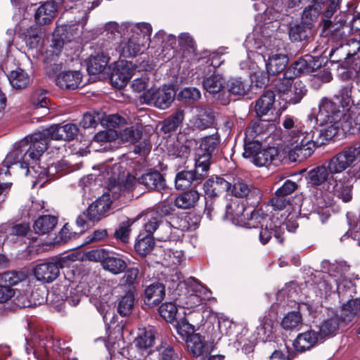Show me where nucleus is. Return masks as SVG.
Returning a JSON list of instances; mask_svg holds the SVG:
<instances>
[{
	"label": "nucleus",
	"mask_w": 360,
	"mask_h": 360,
	"mask_svg": "<svg viewBox=\"0 0 360 360\" xmlns=\"http://www.w3.org/2000/svg\"><path fill=\"white\" fill-rule=\"evenodd\" d=\"M174 93L171 88L158 89L154 105L160 109L168 108L174 100Z\"/></svg>",
	"instance_id": "nucleus-49"
},
{
	"label": "nucleus",
	"mask_w": 360,
	"mask_h": 360,
	"mask_svg": "<svg viewBox=\"0 0 360 360\" xmlns=\"http://www.w3.org/2000/svg\"><path fill=\"white\" fill-rule=\"evenodd\" d=\"M220 141L219 135L216 133L204 137L200 144V152L212 154L214 152Z\"/></svg>",
	"instance_id": "nucleus-53"
},
{
	"label": "nucleus",
	"mask_w": 360,
	"mask_h": 360,
	"mask_svg": "<svg viewBox=\"0 0 360 360\" xmlns=\"http://www.w3.org/2000/svg\"><path fill=\"white\" fill-rule=\"evenodd\" d=\"M181 286L184 290L178 293L177 300L184 308L195 309L211 299V291L193 277L186 279Z\"/></svg>",
	"instance_id": "nucleus-8"
},
{
	"label": "nucleus",
	"mask_w": 360,
	"mask_h": 360,
	"mask_svg": "<svg viewBox=\"0 0 360 360\" xmlns=\"http://www.w3.org/2000/svg\"><path fill=\"white\" fill-rule=\"evenodd\" d=\"M302 325V318L299 311L288 313L281 321V326L286 330H299Z\"/></svg>",
	"instance_id": "nucleus-48"
},
{
	"label": "nucleus",
	"mask_w": 360,
	"mask_h": 360,
	"mask_svg": "<svg viewBox=\"0 0 360 360\" xmlns=\"http://www.w3.org/2000/svg\"><path fill=\"white\" fill-rule=\"evenodd\" d=\"M139 29V22H125L119 25L116 22L111 21L107 22L105 25L107 34H110L112 36L116 34L129 35V32H137Z\"/></svg>",
	"instance_id": "nucleus-31"
},
{
	"label": "nucleus",
	"mask_w": 360,
	"mask_h": 360,
	"mask_svg": "<svg viewBox=\"0 0 360 360\" xmlns=\"http://www.w3.org/2000/svg\"><path fill=\"white\" fill-rule=\"evenodd\" d=\"M321 10V6H318L314 4L308 6L303 11L302 22L311 27L312 23L318 19Z\"/></svg>",
	"instance_id": "nucleus-59"
},
{
	"label": "nucleus",
	"mask_w": 360,
	"mask_h": 360,
	"mask_svg": "<svg viewBox=\"0 0 360 360\" xmlns=\"http://www.w3.org/2000/svg\"><path fill=\"white\" fill-rule=\"evenodd\" d=\"M311 34V27L302 23L292 26L289 31V37L292 41H301Z\"/></svg>",
	"instance_id": "nucleus-50"
},
{
	"label": "nucleus",
	"mask_w": 360,
	"mask_h": 360,
	"mask_svg": "<svg viewBox=\"0 0 360 360\" xmlns=\"http://www.w3.org/2000/svg\"><path fill=\"white\" fill-rule=\"evenodd\" d=\"M41 28L38 25H33L24 32V41L30 49H36L41 39Z\"/></svg>",
	"instance_id": "nucleus-47"
},
{
	"label": "nucleus",
	"mask_w": 360,
	"mask_h": 360,
	"mask_svg": "<svg viewBox=\"0 0 360 360\" xmlns=\"http://www.w3.org/2000/svg\"><path fill=\"white\" fill-rule=\"evenodd\" d=\"M105 346L110 355V360H119L120 356L124 354L125 342L122 336H119L116 340L110 336Z\"/></svg>",
	"instance_id": "nucleus-42"
},
{
	"label": "nucleus",
	"mask_w": 360,
	"mask_h": 360,
	"mask_svg": "<svg viewBox=\"0 0 360 360\" xmlns=\"http://www.w3.org/2000/svg\"><path fill=\"white\" fill-rule=\"evenodd\" d=\"M80 274L75 266L64 272L63 280L56 284L55 291L60 300H66L71 306H77L83 295L79 286Z\"/></svg>",
	"instance_id": "nucleus-9"
},
{
	"label": "nucleus",
	"mask_w": 360,
	"mask_h": 360,
	"mask_svg": "<svg viewBox=\"0 0 360 360\" xmlns=\"http://www.w3.org/2000/svg\"><path fill=\"white\" fill-rule=\"evenodd\" d=\"M82 81V74L77 70L60 72L56 78V85L61 89L75 90Z\"/></svg>",
	"instance_id": "nucleus-22"
},
{
	"label": "nucleus",
	"mask_w": 360,
	"mask_h": 360,
	"mask_svg": "<svg viewBox=\"0 0 360 360\" xmlns=\"http://www.w3.org/2000/svg\"><path fill=\"white\" fill-rule=\"evenodd\" d=\"M260 228L259 240L263 245L266 244L269 241L271 238L273 232L274 233V237L277 240L282 243L284 240L283 234L285 229H288L289 231H293L295 229L292 227L290 228L289 224L285 221H279L278 217V220H276V219H275V224H271V229L270 228L269 224L267 226H264Z\"/></svg>",
	"instance_id": "nucleus-19"
},
{
	"label": "nucleus",
	"mask_w": 360,
	"mask_h": 360,
	"mask_svg": "<svg viewBox=\"0 0 360 360\" xmlns=\"http://www.w3.org/2000/svg\"><path fill=\"white\" fill-rule=\"evenodd\" d=\"M101 119L102 111L86 112L80 121V125L84 129L95 127L98 122L101 124Z\"/></svg>",
	"instance_id": "nucleus-63"
},
{
	"label": "nucleus",
	"mask_w": 360,
	"mask_h": 360,
	"mask_svg": "<svg viewBox=\"0 0 360 360\" xmlns=\"http://www.w3.org/2000/svg\"><path fill=\"white\" fill-rule=\"evenodd\" d=\"M320 335L314 330H308L300 333L293 341V347L298 352H304L315 347L319 342H322Z\"/></svg>",
	"instance_id": "nucleus-21"
},
{
	"label": "nucleus",
	"mask_w": 360,
	"mask_h": 360,
	"mask_svg": "<svg viewBox=\"0 0 360 360\" xmlns=\"http://www.w3.org/2000/svg\"><path fill=\"white\" fill-rule=\"evenodd\" d=\"M211 156L212 155H209V153L200 152V150H198L193 172L195 173L200 179H202L209 170Z\"/></svg>",
	"instance_id": "nucleus-52"
},
{
	"label": "nucleus",
	"mask_w": 360,
	"mask_h": 360,
	"mask_svg": "<svg viewBox=\"0 0 360 360\" xmlns=\"http://www.w3.org/2000/svg\"><path fill=\"white\" fill-rule=\"evenodd\" d=\"M335 100L340 103L342 108H347L353 103L352 99V90L348 86H344L334 96Z\"/></svg>",
	"instance_id": "nucleus-64"
},
{
	"label": "nucleus",
	"mask_w": 360,
	"mask_h": 360,
	"mask_svg": "<svg viewBox=\"0 0 360 360\" xmlns=\"http://www.w3.org/2000/svg\"><path fill=\"white\" fill-rule=\"evenodd\" d=\"M275 102V94L272 91H265L255 102V110L257 115L262 117L268 114Z\"/></svg>",
	"instance_id": "nucleus-33"
},
{
	"label": "nucleus",
	"mask_w": 360,
	"mask_h": 360,
	"mask_svg": "<svg viewBox=\"0 0 360 360\" xmlns=\"http://www.w3.org/2000/svg\"><path fill=\"white\" fill-rule=\"evenodd\" d=\"M340 319L335 316L323 321L318 332L323 340L326 338L333 336L337 333L340 327Z\"/></svg>",
	"instance_id": "nucleus-43"
},
{
	"label": "nucleus",
	"mask_w": 360,
	"mask_h": 360,
	"mask_svg": "<svg viewBox=\"0 0 360 360\" xmlns=\"http://www.w3.org/2000/svg\"><path fill=\"white\" fill-rule=\"evenodd\" d=\"M311 62L312 57L311 56H306L304 58H299L285 70V75L297 77L304 72H309L314 69Z\"/></svg>",
	"instance_id": "nucleus-30"
},
{
	"label": "nucleus",
	"mask_w": 360,
	"mask_h": 360,
	"mask_svg": "<svg viewBox=\"0 0 360 360\" xmlns=\"http://www.w3.org/2000/svg\"><path fill=\"white\" fill-rule=\"evenodd\" d=\"M199 216L195 214H188L184 216L174 217L169 222H165L162 226L165 235L158 233V238L160 240H170L172 238H180L182 232L195 230L200 224Z\"/></svg>",
	"instance_id": "nucleus-13"
},
{
	"label": "nucleus",
	"mask_w": 360,
	"mask_h": 360,
	"mask_svg": "<svg viewBox=\"0 0 360 360\" xmlns=\"http://www.w3.org/2000/svg\"><path fill=\"white\" fill-rule=\"evenodd\" d=\"M11 85L16 89L25 88L30 82V75L22 69L16 68L8 75Z\"/></svg>",
	"instance_id": "nucleus-37"
},
{
	"label": "nucleus",
	"mask_w": 360,
	"mask_h": 360,
	"mask_svg": "<svg viewBox=\"0 0 360 360\" xmlns=\"http://www.w3.org/2000/svg\"><path fill=\"white\" fill-rule=\"evenodd\" d=\"M252 161L258 167H269L271 165H277L280 161L278 150L274 147L261 149Z\"/></svg>",
	"instance_id": "nucleus-27"
},
{
	"label": "nucleus",
	"mask_w": 360,
	"mask_h": 360,
	"mask_svg": "<svg viewBox=\"0 0 360 360\" xmlns=\"http://www.w3.org/2000/svg\"><path fill=\"white\" fill-rule=\"evenodd\" d=\"M307 91V89L303 82L300 80H296L283 98L290 103L297 104L306 95Z\"/></svg>",
	"instance_id": "nucleus-41"
},
{
	"label": "nucleus",
	"mask_w": 360,
	"mask_h": 360,
	"mask_svg": "<svg viewBox=\"0 0 360 360\" xmlns=\"http://www.w3.org/2000/svg\"><path fill=\"white\" fill-rule=\"evenodd\" d=\"M78 255L70 254L37 264L33 270L34 276L38 281L51 283L60 275V269L70 268L72 262L77 259Z\"/></svg>",
	"instance_id": "nucleus-11"
},
{
	"label": "nucleus",
	"mask_w": 360,
	"mask_h": 360,
	"mask_svg": "<svg viewBox=\"0 0 360 360\" xmlns=\"http://www.w3.org/2000/svg\"><path fill=\"white\" fill-rule=\"evenodd\" d=\"M122 167L120 165H114L111 168L112 175L108 179L109 193H104L102 196L92 202L84 212V215L89 221H99L107 216L110 209L111 199L118 198L127 191L132 190L136 184V179L134 176L124 172H121Z\"/></svg>",
	"instance_id": "nucleus-4"
},
{
	"label": "nucleus",
	"mask_w": 360,
	"mask_h": 360,
	"mask_svg": "<svg viewBox=\"0 0 360 360\" xmlns=\"http://www.w3.org/2000/svg\"><path fill=\"white\" fill-rule=\"evenodd\" d=\"M264 51L258 53L262 56L265 62L266 70L269 75H274L283 72L288 63V58L286 55L279 53L273 50H269L266 47Z\"/></svg>",
	"instance_id": "nucleus-17"
},
{
	"label": "nucleus",
	"mask_w": 360,
	"mask_h": 360,
	"mask_svg": "<svg viewBox=\"0 0 360 360\" xmlns=\"http://www.w3.org/2000/svg\"><path fill=\"white\" fill-rule=\"evenodd\" d=\"M155 338L154 328H139L134 340V347L128 351L129 357L133 360H148L149 356L154 351Z\"/></svg>",
	"instance_id": "nucleus-12"
},
{
	"label": "nucleus",
	"mask_w": 360,
	"mask_h": 360,
	"mask_svg": "<svg viewBox=\"0 0 360 360\" xmlns=\"http://www.w3.org/2000/svg\"><path fill=\"white\" fill-rule=\"evenodd\" d=\"M214 119L215 117L212 110L200 108H198V113L191 120V123L194 128L204 130L214 124Z\"/></svg>",
	"instance_id": "nucleus-28"
},
{
	"label": "nucleus",
	"mask_w": 360,
	"mask_h": 360,
	"mask_svg": "<svg viewBox=\"0 0 360 360\" xmlns=\"http://www.w3.org/2000/svg\"><path fill=\"white\" fill-rule=\"evenodd\" d=\"M139 182L150 189L162 190L165 188V181L158 171L149 172L139 178Z\"/></svg>",
	"instance_id": "nucleus-34"
},
{
	"label": "nucleus",
	"mask_w": 360,
	"mask_h": 360,
	"mask_svg": "<svg viewBox=\"0 0 360 360\" xmlns=\"http://www.w3.org/2000/svg\"><path fill=\"white\" fill-rule=\"evenodd\" d=\"M102 266L105 270L116 275L122 273L127 265L122 258L108 253L106 258L103 261Z\"/></svg>",
	"instance_id": "nucleus-36"
},
{
	"label": "nucleus",
	"mask_w": 360,
	"mask_h": 360,
	"mask_svg": "<svg viewBox=\"0 0 360 360\" xmlns=\"http://www.w3.org/2000/svg\"><path fill=\"white\" fill-rule=\"evenodd\" d=\"M58 223V219L51 215L39 217L34 222L33 228L36 233L45 234L52 231Z\"/></svg>",
	"instance_id": "nucleus-38"
},
{
	"label": "nucleus",
	"mask_w": 360,
	"mask_h": 360,
	"mask_svg": "<svg viewBox=\"0 0 360 360\" xmlns=\"http://www.w3.org/2000/svg\"><path fill=\"white\" fill-rule=\"evenodd\" d=\"M360 316V299L349 300L341 309L340 320L348 324Z\"/></svg>",
	"instance_id": "nucleus-32"
},
{
	"label": "nucleus",
	"mask_w": 360,
	"mask_h": 360,
	"mask_svg": "<svg viewBox=\"0 0 360 360\" xmlns=\"http://www.w3.org/2000/svg\"><path fill=\"white\" fill-rule=\"evenodd\" d=\"M335 51H342L345 53V63L356 70L360 64V40L349 39L348 42L337 49Z\"/></svg>",
	"instance_id": "nucleus-24"
},
{
	"label": "nucleus",
	"mask_w": 360,
	"mask_h": 360,
	"mask_svg": "<svg viewBox=\"0 0 360 360\" xmlns=\"http://www.w3.org/2000/svg\"><path fill=\"white\" fill-rule=\"evenodd\" d=\"M244 211L243 205L240 206L236 203L229 204L226 207V217L248 229L267 226L269 223L271 229V224H275L276 219L278 220V216L270 217L267 214H264L262 210H257L251 212L250 217L245 221L244 216L239 214Z\"/></svg>",
	"instance_id": "nucleus-10"
},
{
	"label": "nucleus",
	"mask_w": 360,
	"mask_h": 360,
	"mask_svg": "<svg viewBox=\"0 0 360 360\" xmlns=\"http://www.w3.org/2000/svg\"><path fill=\"white\" fill-rule=\"evenodd\" d=\"M165 285L158 281L153 282L144 289L145 304L150 307L157 306L165 298Z\"/></svg>",
	"instance_id": "nucleus-23"
},
{
	"label": "nucleus",
	"mask_w": 360,
	"mask_h": 360,
	"mask_svg": "<svg viewBox=\"0 0 360 360\" xmlns=\"http://www.w3.org/2000/svg\"><path fill=\"white\" fill-rule=\"evenodd\" d=\"M186 345L191 353L195 356H207L214 348L212 342H205L204 338L199 333L190 335L186 339Z\"/></svg>",
	"instance_id": "nucleus-20"
},
{
	"label": "nucleus",
	"mask_w": 360,
	"mask_h": 360,
	"mask_svg": "<svg viewBox=\"0 0 360 360\" xmlns=\"http://www.w3.org/2000/svg\"><path fill=\"white\" fill-rule=\"evenodd\" d=\"M331 174H340L348 168L352 169L354 176L360 179V143L345 147L333 156L328 162ZM351 170L348 172V174Z\"/></svg>",
	"instance_id": "nucleus-7"
},
{
	"label": "nucleus",
	"mask_w": 360,
	"mask_h": 360,
	"mask_svg": "<svg viewBox=\"0 0 360 360\" xmlns=\"http://www.w3.org/2000/svg\"><path fill=\"white\" fill-rule=\"evenodd\" d=\"M200 179L193 171H182L179 172L175 178V186L178 190L188 188L192 181Z\"/></svg>",
	"instance_id": "nucleus-51"
},
{
	"label": "nucleus",
	"mask_w": 360,
	"mask_h": 360,
	"mask_svg": "<svg viewBox=\"0 0 360 360\" xmlns=\"http://www.w3.org/2000/svg\"><path fill=\"white\" fill-rule=\"evenodd\" d=\"M109 62V57L104 52H98L91 56L87 64V70L91 75L102 72Z\"/></svg>",
	"instance_id": "nucleus-35"
},
{
	"label": "nucleus",
	"mask_w": 360,
	"mask_h": 360,
	"mask_svg": "<svg viewBox=\"0 0 360 360\" xmlns=\"http://www.w3.org/2000/svg\"><path fill=\"white\" fill-rule=\"evenodd\" d=\"M53 2H45L37 8L34 14L37 24L46 25L53 20L56 13V7Z\"/></svg>",
	"instance_id": "nucleus-29"
},
{
	"label": "nucleus",
	"mask_w": 360,
	"mask_h": 360,
	"mask_svg": "<svg viewBox=\"0 0 360 360\" xmlns=\"http://www.w3.org/2000/svg\"><path fill=\"white\" fill-rule=\"evenodd\" d=\"M75 24L61 25L57 27L53 32L51 44L45 52L46 61L56 60L61 52L64 45V39H68L70 35L75 33Z\"/></svg>",
	"instance_id": "nucleus-15"
},
{
	"label": "nucleus",
	"mask_w": 360,
	"mask_h": 360,
	"mask_svg": "<svg viewBox=\"0 0 360 360\" xmlns=\"http://www.w3.org/2000/svg\"><path fill=\"white\" fill-rule=\"evenodd\" d=\"M231 193L236 198H245L248 194H259V190L248 184L242 179H238L231 185Z\"/></svg>",
	"instance_id": "nucleus-44"
},
{
	"label": "nucleus",
	"mask_w": 360,
	"mask_h": 360,
	"mask_svg": "<svg viewBox=\"0 0 360 360\" xmlns=\"http://www.w3.org/2000/svg\"><path fill=\"white\" fill-rule=\"evenodd\" d=\"M176 330L179 335L184 338H188L190 335L195 334L198 331L194 325L189 322L186 317L177 321L175 325Z\"/></svg>",
	"instance_id": "nucleus-57"
},
{
	"label": "nucleus",
	"mask_w": 360,
	"mask_h": 360,
	"mask_svg": "<svg viewBox=\"0 0 360 360\" xmlns=\"http://www.w3.org/2000/svg\"><path fill=\"white\" fill-rule=\"evenodd\" d=\"M200 198L197 191L190 190L184 192L176 198L174 205L181 209H189L193 207Z\"/></svg>",
	"instance_id": "nucleus-40"
},
{
	"label": "nucleus",
	"mask_w": 360,
	"mask_h": 360,
	"mask_svg": "<svg viewBox=\"0 0 360 360\" xmlns=\"http://www.w3.org/2000/svg\"><path fill=\"white\" fill-rule=\"evenodd\" d=\"M136 221V219H127L120 223L118 228L115 231V238L123 243H127L131 232L130 227Z\"/></svg>",
	"instance_id": "nucleus-56"
},
{
	"label": "nucleus",
	"mask_w": 360,
	"mask_h": 360,
	"mask_svg": "<svg viewBox=\"0 0 360 360\" xmlns=\"http://www.w3.org/2000/svg\"><path fill=\"white\" fill-rule=\"evenodd\" d=\"M134 71L135 68L131 63L122 61L115 67L110 74L112 85L118 89L123 88L131 78Z\"/></svg>",
	"instance_id": "nucleus-18"
},
{
	"label": "nucleus",
	"mask_w": 360,
	"mask_h": 360,
	"mask_svg": "<svg viewBox=\"0 0 360 360\" xmlns=\"http://www.w3.org/2000/svg\"><path fill=\"white\" fill-rule=\"evenodd\" d=\"M225 84V79L221 75H212L204 79L202 85L204 89L209 94L215 95L223 91Z\"/></svg>",
	"instance_id": "nucleus-39"
},
{
	"label": "nucleus",
	"mask_w": 360,
	"mask_h": 360,
	"mask_svg": "<svg viewBox=\"0 0 360 360\" xmlns=\"http://www.w3.org/2000/svg\"><path fill=\"white\" fill-rule=\"evenodd\" d=\"M177 307L173 302L163 303L159 307L160 315L167 322L172 323L176 321Z\"/></svg>",
	"instance_id": "nucleus-60"
},
{
	"label": "nucleus",
	"mask_w": 360,
	"mask_h": 360,
	"mask_svg": "<svg viewBox=\"0 0 360 360\" xmlns=\"http://www.w3.org/2000/svg\"><path fill=\"white\" fill-rule=\"evenodd\" d=\"M30 335V338H26L27 345L33 349V354L37 360H49L51 352L58 353L57 360H77L75 358H70V349L61 347L60 340L55 342L51 336L43 339L44 333L38 330Z\"/></svg>",
	"instance_id": "nucleus-5"
},
{
	"label": "nucleus",
	"mask_w": 360,
	"mask_h": 360,
	"mask_svg": "<svg viewBox=\"0 0 360 360\" xmlns=\"http://www.w3.org/2000/svg\"><path fill=\"white\" fill-rule=\"evenodd\" d=\"M154 246L155 240L153 236H143V233H141L138 236L134 248L139 255L145 256L153 250Z\"/></svg>",
	"instance_id": "nucleus-46"
},
{
	"label": "nucleus",
	"mask_w": 360,
	"mask_h": 360,
	"mask_svg": "<svg viewBox=\"0 0 360 360\" xmlns=\"http://www.w3.org/2000/svg\"><path fill=\"white\" fill-rule=\"evenodd\" d=\"M134 296L130 291L127 292L117 300V309L122 316L129 315L134 309Z\"/></svg>",
	"instance_id": "nucleus-45"
},
{
	"label": "nucleus",
	"mask_w": 360,
	"mask_h": 360,
	"mask_svg": "<svg viewBox=\"0 0 360 360\" xmlns=\"http://www.w3.org/2000/svg\"><path fill=\"white\" fill-rule=\"evenodd\" d=\"M344 110L331 98H323L319 103L317 113L309 117V122L325 127L323 130L316 129L314 126H306L304 122L286 117L283 127L288 131L289 146L300 160L307 159L314 153L315 148L323 143L319 138L329 140L338 134V130H348L352 124V120H345Z\"/></svg>",
	"instance_id": "nucleus-1"
},
{
	"label": "nucleus",
	"mask_w": 360,
	"mask_h": 360,
	"mask_svg": "<svg viewBox=\"0 0 360 360\" xmlns=\"http://www.w3.org/2000/svg\"><path fill=\"white\" fill-rule=\"evenodd\" d=\"M184 120V113L182 111H176L167 120H166L162 125V130L167 133L174 131Z\"/></svg>",
	"instance_id": "nucleus-61"
},
{
	"label": "nucleus",
	"mask_w": 360,
	"mask_h": 360,
	"mask_svg": "<svg viewBox=\"0 0 360 360\" xmlns=\"http://www.w3.org/2000/svg\"><path fill=\"white\" fill-rule=\"evenodd\" d=\"M200 97V91L195 87L184 88L177 94L179 101L188 103H193L198 101Z\"/></svg>",
	"instance_id": "nucleus-55"
},
{
	"label": "nucleus",
	"mask_w": 360,
	"mask_h": 360,
	"mask_svg": "<svg viewBox=\"0 0 360 360\" xmlns=\"http://www.w3.org/2000/svg\"><path fill=\"white\" fill-rule=\"evenodd\" d=\"M230 94L236 96H244L249 90V84L240 79H233L228 84Z\"/></svg>",
	"instance_id": "nucleus-62"
},
{
	"label": "nucleus",
	"mask_w": 360,
	"mask_h": 360,
	"mask_svg": "<svg viewBox=\"0 0 360 360\" xmlns=\"http://www.w3.org/2000/svg\"><path fill=\"white\" fill-rule=\"evenodd\" d=\"M141 217L143 218V231L147 233L146 235L153 236L158 229H160L159 231H162L165 233L162 227L165 222L162 221V217L158 212L148 211L139 214L136 219L137 220Z\"/></svg>",
	"instance_id": "nucleus-25"
},
{
	"label": "nucleus",
	"mask_w": 360,
	"mask_h": 360,
	"mask_svg": "<svg viewBox=\"0 0 360 360\" xmlns=\"http://www.w3.org/2000/svg\"><path fill=\"white\" fill-rule=\"evenodd\" d=\"M272 206L275 210H278L281 213H276L274 216L281 217L279 221H285L288 224H291L293 229H296L297 225L295 219L297 218L300 208V206L293 207L292 204L287 200L286 197L281 194H277L276 191L275 196L271 200Z\"/></svg>",
	"instance_id": "nucleus-16"
},
{
	"label": "nucleus",
	"mask_w": 360,
	"mask_h": 360,
	"mask_svg": "<svg viewBox=\"0 0 360 360\" xmlns=\"http://www.w3.org/2000/svg\"><path fill=\"white\" fill-rule=\"evenodd\" d=\"M308 178L309 184L314 186L312 192L317 204L316 212L322 223L330 216L329 206L333 202V195L345 202L352 198V186L335 179L328 166L321 165L310 170Z\"/></svg>",
	"instance_id": "nucleus-3"
},
{
	"label": "nucleus",
	"mask_w": 360,
	"mask_h": 360,
	"mask_svg": "<svg viewBox=\"0 0 360 360\" xmlns=\"http://www.w3.org/2000/svg\"><path fill=\"white\" fill-rule=\"evenodd\" d=\"M203 188L208 197H215L224 191H229L231 183L221 177H211L205 182Z\"/></svg>",
	"instance_id": "nucleus-26"
},
{
	"label": "nucleus",
	"mask_w": 360,
	"mask_h": 360,
	"mask_svg": "<svg viewBox=\"0 0 360 360\" xmlns=\"http://www.w3.org/2000/svg\"><path fill=\"white\" fill-rule=\"evenodd\" d=\"M139 28L137 32H129L130 37L118 45L117 51L120 58H133L149 47L152 33L151 25L147 22H139Z\"/></svg>",
	"instance_id": "nucleus-6"
},
{
	"label": "nucleus",
	"mask_w": 360,
	"mask_h": 360,
	"mask_svg": "<svg viewBox=\"0 0 360 360\" xmlns=\"http://www.w3.org/2000/svg\"><path fill=\"white\" fill-rule=\"evenodd\" d=\"M65 131L63 124H53L37 131L22 139L4 159V166L8 168L11 165L20 163L22 169H25V175H32L34 178L44 179L45 177L53 178L56 174L65 170L67 163L64 160L49 165L46 168L37 172L36 166L30 165L36 163L48 148L49 139L64 140Z\"/></svg>",
	"instance_id": "nucleus-2"
},
{
	"label": "nucleus",
	"mask_w": 360,
	"mask_h": 360,
	"mask_svg": "<svg viewBox=\"0 0 360 360\" xmlns=\"http://www.w3.org/2000/svg\"><path fill=\"white\" fill-rule=\"evenodd\" d=\"M328 268L329 276L328 281L330 290H336L338 294L344 293L345 291L352 287L351 281L347 279L345 274L348 271L349 266L343 263L323 262V268Z\"/></svg>",
	"instance_id": "nucleus-14"
},
{
	"label": "nucleus",
	"mask_w": 360,
	"mask_h": 360,
	"mask_svg": "<svg viewBox=\"0 0 360 360\" xmlns=\"http://www.w3.org/2000/svg\"><path fill=\"white\" fill-rule=\"evenodd\" d=\"M164 262L167 266H178L184 260L181 250L168 249L164 251Z\"/></svg>",
	"instance_id": "nucleus-54"
},
{
	"label": "nucleus",
	"mask_w": 360,
	"mask_h": 360,
	"mask_svg": "<svg viewBox=\"0 0 360 360\" xmlns=\"http://www.w3.org/2000/svg\"><path fill=\"white\" fill-rule=\"evenodd\" d=\"M120 136L122 141L134 143L141 138L142 131L138 127L131 126L121 131Z\"/></svg>",
	"instance_id": "nucleus-58"
}]
</instances>
